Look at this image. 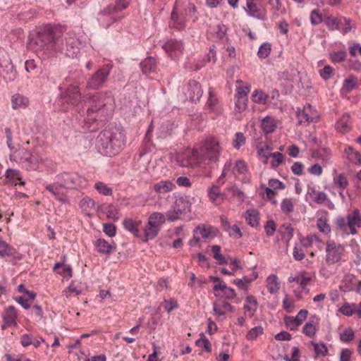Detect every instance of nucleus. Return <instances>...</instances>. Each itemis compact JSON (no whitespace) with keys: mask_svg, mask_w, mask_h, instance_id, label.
I'll return each mask as SVG.
<instances>
[{"mask_svg":"<svg viewBox=\"0 0 361 361\" xmlns=\"http://www.w3.org/2000/svg\"><path fill=\"white\" fill-rule=\"evenodd\" d=\"M11 161H15L21 166L26 171L40 170L44 160L42 155L37 152H31L25 147H20L18 151L9 154Z\"/></svg>","mask_w":361,"mask_h":361,"instance_id":"obj_4","label":"nucleus"},{"mask_svg":"<svg viewBox=\"0 0 361 361\" xmlns=\"http://www.w3.org/2000/svg\"><path fill=\"white\" fill-rule=\"evenodd\" d=\"M85 101L90 102L87 110V116L84 119L85 125L90 130H94L98 123L106 121L111 111L107 107L110 98L105 94L97 92L93 95L84 97Z\"/></svg>","mask_w":361,"mask_h":361,"instance_id":"obj_2","label":"nucleus"},{"mask_svg":"<svg viewBox=\"0 0 361 361\" xmlns=\"http://www.w3.org/2000/svg\"><path fill=\"white\" fill-rule=\"evenodd\" d=\"M190 203L183 197L176 198L171 209L166 213L167 219L169 221H175L178 219L181 215L190 211Z\"/></svg>","mask_w":361,"mask_h":361,"instance_id":"obj_9","label":"nucleus"},{"mask_svg":"<svg viewBox=\"0 0 361 361\" xmlns=\"http://www.w3.org/2000/svg\"><path fill=\"white\" fill-rule=\"evenodd\" d=\"M183 92L186 99L197 102L202 97L203 91L198 82L191 80L188 82Z\"/></svg>","mask_w":361,"mask_h":361,"instance_id":"obj_17","label":"nucleus"},{"mask_svg":"<svg viewBox=\"0 0 361 361\" xmlns=\"http://www.w3.org/2000/svg\"><path fill=\"white\" fill-rule=\"evenodd\" d=\"M345 154L349 161L358 166L361 165V155L360 152L355 150L353 147L345 148Z\"/></svg>","mask_w":361,"mask_h":361,"instance_id":"obj_38","label":"nucleus"},{"mask_svg":"<svg viewBox=\"0 0 361 361\" xmlns=\"http://www.w3.org/2000/svg\"><path fill=\"white\" fill-rule=\"evenodd\" d=\"M160 228L156 226L152 225L147 222L145 228V240L148 241L153 240L157 237L159 232Z\"/></svg>","mask_w":361,"mask_h":361,"instance_id":"obj_43","label":"nucleus"},{"mask_svg":"<svg viewBox=\"0 0 361 361\" xmlns=\"http://www.w3.org/2000/svg\"><path fill=\"white\" fill-rule=\"evenodd\" d=\"M141 224V221H135L130 218H126L123 221V228L137 238L140 237V227Z\"/></svg>","mask_w":361,"mask_h":361,"instance_id":"obj_31","label":"nucleus"},{"mask_svg":"<svg viewBox=\"0 0 361 361\" xmlns=\"http://www.w3.org/2000/svg\"><path fill=\"white\" fill-rule=\"evenodd\" d=\"M65 188L58 181L54 180L53 183L46 185L45 190L49 192L52 196L62 204L68 203V197L63 192Z\"/></svg>","mask_w":361,"mask_h":361,"instance_id":"obj_20","label":"nucleus"},{"mask_svg":"<svg viewBox=\"0 0 361 361\" xmlns=\"http://www.w3.org/2000/svg\"><path fill=\"white\" fill-rule=\"evenodd\" d=\"M212 227L205 224L198 225L193 231V238L190 240L189 245L195 246L201 239L207 240L212 234Z\"/></svg>","mask_w":361,"mask_h":361,"instance_id":"obj_19","label":"nucleus"},{"mask_svg":"<svg viewBox=\"0 0 361 361\" xmlns=\"http://www.w3.org/2000/svg\"><path fill=\"white\" fill-rule=\"evenodd\" d=\"M213 281L214 283L218 282V283H216L214 286V290H221L226 298L233 299L235 298V293L234 290L228 287L224 281H221L217 277L213 278Z\"/></svg>","mask_w":361,"mask_h":361,"instance_id":"obj_30","label":"nucleus"},{"mask_svg":"<svg viewBox=\"0 0 361 361\" xmlns=\"http://www.w3.org/2000/svg\"><path fill=\"white\" fill-rule=\"evenodd\" d=\"M340 288L344 292L356 290V292L360 293L361 281L353 275H346L342 281Z\"/></svg>","mask_w":361,"mask_h":361,"instance_id":"obj_24","label":"nucleus"},{"mask_svg":"<svg viewBox=\"0 0 361 361\" xmlns=\"http://www.w3.org/2000/svg\"><path fill=\"white\" fill-rule=\"evenodd\" d=\"M140 68L144 74H149L155 72L157 69V60L152 56H148L140 63Z\"/></svg>","mask_w":361,"mask_h":361,"instance_id":"obj_35","label":"nucleus"},{"mask_svg":"<svg viewBox=\"0 0 361 361\" xmlns=\"http://www.w3.org/2000/svg\"><path fill=\"white\" fill-rule=\"evenodd\" d=\"M325 23L330 30H334L338 29L339 25L343 24V19L342 18L328 17L325 20Z\"/></svg>","mask_w":361,"mask_h":361,"instance_id":"obj_53","label":"nucleus"},{"mask_svg":"<svg viewBox=\"0 0 361 361\" xmlns=\"http://www.w3.org/2000/svg\"><path fill=\"white\" fill-rule=\"evenodd\" d=\"M165 222V216L159 212L152 213L148 218V223L156 226L160 228V226Z\"/></svg>","mask_w":361,"mask_h":361,"instance_id":"obj_45","label":"nucleus"},{"mask_svg":"<svg viewBox=\"0 0 361 361\" xmlns=\"http://www.w3.org/2000/svg\"><path fill=\"white\" fill-rule=\"evenodd\" d=\"M81 99V94L78 85H71L68 88L61 92V99L63 104H66L68 108L69 105L75 106L79 103Z\"/></svg>","mask_w":361,"mask_h":361,"instance_id":"obj_14","label":"nucleus"},{"mask_svg":"<svg viewBox=\"0 0 361 361\" xmlns=\"http://www.w3.org/2000/svg\"><path fill=\"white\" fill-rule=\"evenodd\" d=\"M355 338V334L351 328L345 329L341 334L340 339L343 342L348 343L353 341Z\"/></svg>","mask_w":361,"mask_h":361,"instance_id":"obj_58","label":"nucleus"},{"mask_svg":"<svg viewBox=\"0 0 361 361\" xmlns=\"http://www.w3.org/2000/svg\"><path fill=\"white\" fill-rule=\"evenodd\" d=\"M104 212L106 214L108 219L114 221H118L119 219L118 209L113 204H109L105 207Z\"/></svg>","mask_w":361,"mask_h":361,"instance_id":"obj_50","label":"nucleus"},{"mask_svg":"<svg viewBox=\"0 0 361 361\" xmlns=\"http://www.w3.org/2000/svg\"><path fill=\"white\" fill-rule=\"evenodd\" d=\"M175 188V184L169 180H161L153 185V190L159 194L171 192Z\"/></svg>","mask_w":361,"mask_h":361,"instance_id":"obj_32","label":"nucleus"},{"mask_svg":"<svg viewBox=\"0 0 361 361\" xmlns=\"http://www.w3.org/2000/svg\"><path fill=\"white\" fill-rule=\"evenodd\" d=\"M232 309L231 304L225 300L214 304V311L218 316H224L226 311H232Z\"/></svg>","mask_w":361,"mask_h":361,"instance_id":"obj_40","label":"nucleus"},{"mask_svg":"<svg viewBox=\"0 0 361 361\" xmlns=\"http://www.w3.org/2000/svg\"><path fill=\"white\" fill-rule=\"evenodd\" d=\"M350 116L348 114H344L337 121L336 124V129L341 133H345L350 128Z\"/></svg>","mask_w":361,"mask_h":361,"instance_id":"obj_41","label":"nucleus"},{"mask_svg":"<svg viewBox=\"0 0 361 361\" xmlns=\"http://www.w3.org/2000/svg\"><path fill=\"white\" fill-rule=\"evenodd\" d=\"M229 236L235 239H238L242 237V233L240 228L234 224L233 226H230L228 228L225 230Z\"/></svg>","mask_w":361,"mask_h":361,"instance_id":"obj_63","label":"nucleus"},{"mask_svg":"<svg viewBox=\"0 0 361 361\" xmlns=\"http://www.w3.org/2000/svg\"><path fill=\"white\" fill-rule=\"evenodd\" d=\"M348 226L350 230V233L355 235L357 233L355 227H361V216L360 211L355 209L351 214L347 215Z\"/></svg>","mask_w":361,"mask_h":361,"instance_id":"obj_28","label":"nucleus"},{"mask_svg":"<svg viewBox=\"0 0 361 361\" xmlns=\"http://www.w3.org/2000/svg\"><path fill=\"white\" fill-rule=\"evenodd\" d=\"M169 26L171 29L178 31L183 30L186 27L185 16L183 13H179L176 10V6H173L171 14V18L169 22Z\"/></svg>","mask_w":361,"mask_h":361,"instance_id":"obj_21","label":"nucleus"},{"mask_svg":"<svg viewBox=\"0 0 361 361\" xmlns=\"http://www.w3.org/2000/svg\"><path fill=\"white\" fill-rule=\"evenodd\" d=\"M296 116L299 125L307 126L311 122H317L319 116L316 111H312V106L308 104L302 109H298Z\"/></svg>","mask_w":361,"mask_h":361,"instance_id":"obj_16","label":"nucleus"},{"mask_svg":"<svg viewBox=\"0 0 361 361\" xmlns=\"http://www.w3.org/2000/svg\"><path fill=\"white\" fill-rule=\"evenodd\" d=\"M208 195L212 203L217 206L221 204L226 198V194L220 192L216 185H212L209 188Z\"/></svg>","mask_w":361,"mask_h":361,"instance_id":"obj_29","label":"nucleus"},{"mask_svg":"<svg viewBox=\"0 0 361 361\" xmlns=\"http://www.w3.org/2000/svg\"><path fill=\"white\" fill-rule=\"evenodd\" d=\"M250 226L253 228H260L259 213L256 209H250Z\"/></svg>","mask_w":361,"mask_h":361,"instance_id":"obj_55","label":"nucleus"},{"mask_svg":"<svg viewBox=\"0 0 361 361\" xmlns=\"http://www.w3.org/2000/svg\"><path fill=\"white\" fill-rule=\"evenodd\" d=\"M195 147L202 164H209L218 161L221 147L216 137L208 136L204 141L196 145Z\"/></svg>","mask_w":361,"mask_h":361,"instance_id":"obj_5","label":"nucleus"},{"mask_svg":"<svg viewBox=\"0 0 361 361\" xmlns=\"http://www.w3.org/2000/svg\"><path fill=\"white\" fill-rule=\"evenodd\" d=\"M235 177L242 182H247V173L248 171L246 162L243 159H238L232 163L231 169Z\"/></svg>","mask_w":361,"mask_h":361,"instance_id":"obj_23","label":"nucleus"},{"mask_svg":"<svg viewBox=\"0 0 361 361\" xmlns=\"http://www.w3.org/2000/svg\"><path fill=\"white\" fill-rule=\"evenodd\" d=\"M57 51L65 52V54L70 58L77 57L80 52V42L75 36H70L65 39V45L63 41L60 42Z\"/></svg>","mask_w":361,"mask_h":361,"instance_id":"obj_13","label":"nucleus"},{"mask_svg":"<svg viewBox=\"0 0 361 361\" xmlns=\"http://www.w3.org/2000/svg\"><path fill=\"white\" fill-rule=\"evenodd\" d=\"M95 246L98 252L107 255H109L112 250H115L116 248V244L114 242L111 245L103 238L97 239Z\"/></svg>","mask_w":361,"mask_h":361,"instance_id":"obj_33","label":"nucleus"},{"mask_svg":"<svg viewBox=\"0 0 361 361\" xmlns=\"http://www.w3.org/2000/svg\"><path fill=\"white\" fill-rule=\"evenodd\" d=\"M130 2V0H116L114 4H110L102 10L98 14L101 25L104 28L109 27L119 18L118 13L128 7Z\"/></svg>","mask_w":361,"mask_h":361,"instance_id":"obj_6","label":"nucleus"},{"mask_svg":"<svg viewBox=\"0 0 361 361\" xmlns=\"http://www.w3.org/2000/svg\"><path fill=\"white\" fill-rule=\"evenodd\" d=\"M3 320L6 321L7 324H11L13 326H17V312L14 306L11 305L6 309Z\"/></svg>","mask_w":361,"mask_h":361,"instance_id":"obj_37","label":"nucleus"},{"mask_svg":"<svg viewBox=\"0 0 361 361\" xmlns=\"http://www.w3.org/2000/svg\"><path fill=\"white\" fill-rule=\"evenodd\" d=\"M311 343L314 346L316 356H325L328 353V348L324 343H317L312 341Z\"/></svg>","mask_w":361,"mask_h":361,"instance_id":"obj_57","label":"nucleus"},{"mask_svg":"<svg viewBox=\"0 0 361 361\" xmlns=\"http://www.w3.org/2000/svg\"><path fill=\"white\" fill-rule=\"evenodd\" d=\"M232 167V161L231 160L226 162L224 164L222 173L221 176L217 179L216 183L214 185L218 186V188L224 184L225 183V177L227 174V172L231 169Z\"/></svg>","mask_w":361,"mask_h":361,"instance_id":"obj_51","label":"nucleus"},{"mask_svg":"<svg viewBox=\"0 0 361 361\" xmlns=\"http://www.w3.org/2000/svg\"><path fill=\"white\" fill-rule=\"evenodd\" d=\"M65 29L59 25L44 24L35 27L28 35L27 47L35 52L57 51Z\"/></svg>","mask_w":361,"mask_h":361,"instance_id":"obj_1","label":"nucleus"},{"mask_svg":"<svg viewBox=\"0 0 361 361\" xmlns=\"http://www.w3.org/2000/svg\"><path fill=\"white\" fill-rule=\"evenodd\" d=\"M163 49L172 59H176L183 54V43L175 39H170L164 43Z\"/></svg>","mask_w":361,"mask_h":361,"instance_id":"obj_18","label":"nucleus"},{"mask_svg":"<svg viewBox=\"0 0 361 361\" xmlns=\"http://www.w3.org/2000/svg\"><path fill=\"white\" fill-rule=\"evenodd\" d=\"M344 252V247L336 245L334 240H328L326 247V262L328 264H334L341 259V255Z\"/></svg>","mask_w":361,"mask_h":361,"instance_id":"obj_15","label":"nucleus"},{"mask_svg":"<svg viewBox=\"0 0 361 361\" xmlns=\"http://www.w3.org/2000/svg\"><path fill=\"white\" fill-rule=\"evenodd\" d=\"M176 160L181 167H195L202 164L195 146L192 150L185 151L178 154Z\"/></svg>","mask_w":361,"mask_h":361,"instance_id":"obj_11","label":"nucleus"},{"mask_svg":"<svg viewBox=\"0 0 361 361\" xmlns=\"http://www.w3.org/2000/svg\"><path fill=\"white\" fill-rule=\"evenodd\" d=\"M307 195L312 198V200L319 204L324 202L327 195L324 192L317 191L314 186L308 185Z\"/></svg>","mask_w":361,"mask_h":361,"instance_id":"obj_36","label":"nucleus"},{"mask_svg":"<svg viewBox=\"0 0 361 361\" xmlns=\"http://www.w3.org/2000/svg\"><path fill=\"white\" fill-rule=\"evenodd\" d=\"M95 201L88 197H84L80 202L79 206L81 210L89 215L95 209Z\"/></svg>","mask_w":361,"mask_h":361,"instance_id":"obj_39","label":"nucleus"},{"mask_svg":"<svg viewBox=\"0 0 361 361\" xmlns=\"http://www.w3.org/2000/svg\"><path fill=\"white\" fill-rule=\"evenodd\" d=\"M268 4L271 6L273 15L275 17H278L280 14H283L286 11L280 0H269Z\"/></svg>","mask_w":361,"mask_h":361,"instance_id":"obj_47","label":"nucleus"},{"mask_svg":"<svg viewBox=\"0 0 361 361\" xmlns=\"http://www.w3.org/2000/svg\"><path fill=\"white\" fill-rule=\"evenodd\" d=\"M267 289L270 293H276L280 288L278 278L275 274L269 275L267 279Z\"/></svg>","mask_w":361,"mask_h":361,"instance_id":"obj_42","label":"nucleus"},{"mask_svg":"<svg viewBox=\"0 0 361 361\" xmlns=\"http://www.w3.org/2000/svg\"><path fill=\"white\" fill-rule=\"evenodd\" d=\"M261 126L265 133H273L276 128L274 120L269 116H267L262 119Z\"/></svg>","mask_w":361,"mask_h":361,"instance_id":"obj_49","label":"nucleus"},{"mask_svg":"<svg viewBox=\"0 0 361 361\" xmlns=\"http://www.w3.org/2000/svg\"><path fill=\"white\" fill-rule=\"evenodd\" d=\"M152 128L153 126L152 123H151L145 136L143 144L139 149V153L137 156L135 157L134 159L139 162V168L142 166L145 169H147V164L151 160V156L149 154V152H151L154 147L151 142V132Z\"/></svg>","mask_w":361,"mask_h":361,"instance_id":"obj_7","label":"nucleus"},{"mask_svg":"<svg viewBox=\"0 0 361 361\" xmlns=\"http://www.w3.org/2000/svg\"><path fill=\"white\" fill-rule=\"evenodd\" d=\"M271 51V44L268 42L262 44L257 51V55L260 59L267 58Z\"/></svg>","mask_w":361,"mask_h":361,"instance_id":"obj_61","label":"nucleus"},{"mask_svg":"<svg viewBox=\"0 0 361 361\" xmlns=\"http://www.w3.org/2000/svg\"><path fill=\"white\" fill-rule=\"evenodd\" d=\"M250 16L264 20L267 11L262 4L257 0H250Z\"/></svg>","mask_w":361,"mask_h":361,"instance_id":"obj_26","label":"nucleus"},{"mask_svg":"<svg viewBox=\"0 0 361 361\" xmlns=\"http://www.w3.org/2000/svg\"><path fill=\"white\" fill-rule=\"evenodd\" d=\"M272 161L271 162V168H277L283 161V155L281 152H276L271 153V157Z\"/></svg>","mask_w":361,"mask_h":361,"instance_id":"obj_64","label":"nucleus"},{"mask_svg":"<svg viewBox=\"0 0 361 361\" xmlns=\"http://www.w3.org/2000/svg\"><path fill=\"white\" fill-rule=\"evenodd\" d=\"M0 74L6 82L14 81L17 77V71H16L13 65L1 70Z\"/></svg>","mask_w":361,"mask_h":361,"instance_id":"obj_44","label":"nucleus"},{"mask_svg":"<svg viewBox=\"0 0 361 361\" xmlns=\"http://www.w3.org/2000/svg\"><path fill=\"white\" fill-rule=\"evenodd\" d=\"M126 145V133L123 128H106L98 135L96 145L100 153L106 156L118 154Z\"/></svg>","mask_w":361,"mask_h":361,"instance_id":"obj_3","label":"nucleus"},{"mask_svg":"<svg viewBox=\"0 0 361 361\" xmlns=\"http://www.w3.org/2000/svg\"><path fill=\"white\" fill-rule=\"evenodd\" d=\"M94 188L99 194L104 196H111L113 194L112 188L103 182H97Z\"/></svg>","mask_w":361,"mask_h":361,"instance_id":"obj_48","label":"nucleus"},{"mask_svg":"<svg viewBox=\"0 0 361 361\" xmlns=\"http://www.w3.org/2000/svg\"><path fill=\"white\" fill-rule=\"evenodd\" d=\"M211 250L213 253V257L216 260L219 264H227L228 263L225 256L221 254V247L219 245H212Z\"/></svg>","mask_w":361,"mask_h":361,"instance_id":"obj_46","label":"nucleus"},{"mask_svg":"<svg viewBox=\"0 0 361 361\" xmlns=\"http://www.w3.org/2000/svg\"><path fill=\"white\" fill-rule=\"evenodd\" d=\"M4 185H24L25 183L22 181L20 171L18 169H8L5 173Z\"/></svg>","mask_w":361,"mask_h":361,"instance_id":"obj_27","label":"nucleus"},{"mask_svg":"<svg viewBox=\"0 0 361 361\" xmlns=\"http://www.w3.org/2000/svg\"><path fill=\"white\" fill-rule=\"evenodd\" d=\"M112 68L110 63L106 64L101 67L87 82V87L89 89L97 90L103 87L107 80V78Z\"/></svg>","mask_w":361,"mask_h":361,"instance_id":"obj_10","label":"nucleus"},{"mask_svg":"<svg viewBox=\"0 0 361 361\" xmlns=\"http://www.w3.org/2000/svg\"><path fill=\"white\" fill-rule=\"evenodd\" d=\"M317 224L320 232L329 233L331 231L330 226L328 224L327 219L325 217L318 219Z\"/></svg>","mask_w":361,"mask_h":361,"instance_id":"obj_62","label":"nucleus"},{"mask_svg":"<svg viewBox=\"0 0 361 361\" xmlns=\"http://www.w3.org/2000/svg\"><path fill=\"white\" fill-rule=\"evenodd\" d=\"M29 104V99L23 94L17 93L11 97V106L13 109H25Z\"/></svg>","mask_w":361,"mask_h":361,"instance_id":"obj_34","label":"nucleus"},{"mask_svg":"<svg viewBox=\"0 0 361 361\" xmlns=\"http://www.w3.org/2000/svg\"><path fill=\"white\" fill-rule=\"evenodd\" d=\"M334 183L338 188L343 190L346 188L349 184L347 178L343 173H340L335 177Z\"/></svg>","mask_w":361,"mask_h":361,"instance_id":"obj_60","label":"nucleus"},{"mask_svg":"<svg viewBox=\"0 0 361 361\" xmlns=\"http://www.w3.org/2000/svg\"><path fill=\"white\" fill-rule=\"evenodd\" d=\"M206 106L210 113H213L214 114L213 118H215L216 116L222 113V107L218 98L214 94L213 89L211 87L209 89V97Z\"/></svg>","mask_w":361,"mask_h":361,"instance_id":"obj_25","label":"nucleus"},{"mask_svg":"<svg viewBox=\"0 0 361 361\" xmlns=\"http://www.w3.org/2000/svg\"><path fill=\"white\" fill-rule=\"evenodd\" d=\"M269 96L262 90H255L252 94V100L255 103L266 104Z\"/></svg>","mask_w":361,"mask_h":361,"instance_id":"obj_52","label":"nucleus"},{"mask_svg":"<svg viewBox=\"0 0 361 361\" xmlns=\"http://www.w3.org/2000/svg\"><path fill=\"white\" fill-rule=\"evenodd\" d=\"M65 189H77L85 185L86 180L76 173L63 172L57 174L54 178Z\"/></svg>","mask_w":361,"mask_h":361,"instance_id":"obj_8","label":"nucleus"},{"mask_svg":"<svg viewBox=\"0 0 361 361\" xmlns=\"http://www.w3.org/2000/svg\"><path fill=\"white\" fill-rule=\"evenodd\" d=\"M307 314V310H300L295 317L286 316L284 323L290 331H295L302 324V321L306 319Z\"/></svg>","mask_w":361,"mask_h":361,"instance_id":"obj_22","label":"nucleus"},{"mask_svg":"<svg viewBox=\"0 0 361 361\" xmlns=\"http://www.w3.org/2000/svg\"><path fill=\"white\" fill-rule=\"evenodd\" d=\"M356 85V79L354 78H347L344 80L341 92L349 93L350 92Z\"/></svg>","mask_w":361,"mask_h":361,"instance_id":"obj_56","label":"nucleus"},{"mask_svg":"<svg viewBox=\"0 0 361 361\" xmlns=\"http://www.w3.org/2000/svg\"><path fill=\"white\" fill-rule=\"evenodd\" d=\"M196 345L200 348H203L207 352L212 351V344L209 339L203 334H200V338L196 341Z\"/></svg>","mask_w":361,"mask_h":361,"instance_id":"obj_54","label":"nucleus"},{"mask_svg":"<svg viewBox=\"0 0 361 361\" xmlns=\"http://www.w3.org/2000/svg\"><path fill=\"white\" fill-rule=\"evenodd\" d=\"M13 247L6 242L0 240V256L5 257L13 255Z\"/></svg>","mask_w":361,"mask_h":361,"instance_id":"obj_59","label":"nucleus"},{"mask_svg":"<svg viewBox=\"0 0 361 361\" xmlns=\"http://www.w3.org/2000/svg\"><path fill=\"white\" fill-rule=\"evenodd\" d=\"M236 82V93L235 94V111L241 113L245 111L247 107L248 86L243 85V82L240 80H238Z\"/></svg>","mask_w":361,"mask_h":361,"instance_id":"obj_12","label":"nucleus"}]
</instances>
